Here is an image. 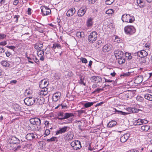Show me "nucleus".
<instances>
[{"label":"nucleus","mask_w":152,"mask_h":152,"mask_svg":"<svg viewBox=\"0 0 152 152\" xmlns=\"http://www.w3.org/2000/svg\"><path fill=\"white\" fill-rule=\"evenodd\" d=\"M70 145L73 149L77 150L81 148V142L78 140H75L72 142Z\"/></svg>","instance_id":"7ed1b4c3"},{"label":"nucleus","mask_w":152,"mask_h":152,"mask_svg":"<svg viewBox=\"0 0 152 152\" xmlns=\"http://www.w3.org/2000/svg\"><path fill=\"white\" fill-rule=\"evenodd\" d=\"M90 80L93 83H96L97 84H99L102 82V79L100 76H93L91 77Z\"/></svg>","instance_id":"0eeeda50"},{"label":"nucleus","mask_w":152,"mask_h":152,"mask_svg":"<svg viewBox=\"0 0 152 152\" xmlns=\"http://www.w3.org/2000/svg\"><path fill=\"white\" fill-rule=\"evenodd\" d=\"M139 109L133 108L132 113H137L139 111Z\"/></svg>","instance_id":"052dcab7"},{"label":"nucleus","mask_w":152,"mask_h":152,"mask_svg":"<svg viewBox=\"0 0 152 152\" xmlns=\"http://www.w3.org/2000/svg\"><path fill=\"white\" fill-rule=\"evenodd\" d=\"M86 11V7H81L78 11L77 15L79 17H82L85 14Z\"/></svg>","instance_id":"f8f14e48"},{"label":"nucleus","mask_w":152,"mask_h":152,"mask_svg":"<svg viewBox=\"0 0 152 152\" xmlns=\"http://www.w3.org/2000/svg\"><path fill=\"white\" fill-rule=\"evenodd\" d=\"M148 54L147 52L144 50L139 51L137 52V55L141 58H144Z\"/></svg>","instance_id":"a211bd4d"},{"label":"nucleus","mask_w":152,"mask_h":152,"mask_svg":"<svg viewBox=\"0 0 152 152\" xmlns=\"http://www.w3.org/2000/svg\"><path fill=\"white\" fill-rule=\"evenodd\" d=\"M150 126H149L144 125L142 126L141 127V129L145 132H147L150 129Z\"/></svg>","instance_id":"393cba45"},{"label":"nucleus","mask_w":152,"mask_h":152,"mask_svg":"<svg viewBox=\"0 0 152 152\" xmlns=\"http://www.w3.org/2000/svg\"><path fill=\"white\" fill-rule=\"evenodd\" d=\"M122 20L123 22L132 23L134 20V17L129 14H125L122 16Z\"/></svg>","instance_id":"f257e3e1"},{"label":"nucleus","mask_w":152,"mask_h":152,"mask_svg":"<svg viewBox=\"0 0 152 152\" xmlns=\"http://www.w3.org/2000/svg\"><path fill=\"white\" fill-rule=\"evenodd\" d=\"M143 0H137V4H140L143 3Z\"/></svg>","instance_id":"774afa93"},{"label":"nucleus","mask_w":152,"mask_h":152,"mask_svg":"<svg viewBox=\"0 0 152 152\" xmlns=\"http://www.w3.org/2000/svg\"><path fill=\"white\" fill-rule=\"evenodd\" d=\"M9 141L10 143L18 144L20 143V140L14 136H12L9 138Z\"/></svg>","instance_id":"9b49d317"},{"label":"nucleus","mask_w":152,"mask_h":152,"mask_svg":"<svg viewBox=\"0 0 152 152\" xmlns=\"http://www.w3.org/2000/svg\"><path fill=\"white\" fill-rule=\"evenodd\" d=\"M103 40L102 39L98 41L96 44V47L97 48L100 47L101 45L103 44Z\"/></svg>","instance_id":"c85d7f7f"},{"label":"nucleus","mask_w":152,"mask_h":152,"mask_svg":"<svg viewBox=\"0 0 152 152\" xmlns=\"http://www.w3.org/2000/svg\"><path fill=\"white\" fill-rule=\"evenodd\" d=\"M64 118L67 119L73 116H74V115L73 113H65L64 114Z\"/></svg>","instance_id":"58836bf2"},{"label":"nucleus","mask_w":152,"mask_h":152,"mask_svg":"<svg viewBox=\"0 0 152 152\" xmlns=\"http://www.w3.org/2000/svg\"><path fill=\"white\" fill-rule=\"evenodd\" d=\"M27 58L28 59V61L29 63H30L31 64L34 63V62L33 61H31V60H33V58H30V57H27Z\"/></svg>","instance_id":"13d9d810"},{"label":"nucleus","mask_w":152,"mask_h":152,"mask_svg":"<svg viewBox=\"0 0 152 152\" xmlns=\"http://www.w3.org/2000/svg\"><path fill=\"white\" fill-rule=\"evenodd\" d=\"M136 99L137 101L140 102H142L144 100L143 98L140 96H137Z\"/></svg>","instance_id":"79ce46f5"},{"label":"nucleus","mask_w":152,"mask_h":152,"mask_svg":"<svg viewBox=\"0 0 152 152\" xmlns=\"http://www.w3.org/2000/svg\"><path fill=\"white\" fill-rule=\"evenodd\" d=\"M76 36L79 38H81L84 37V34L83 31H78L77 32Z\"/></svg>","instance_id":"2f4dec72"},{"label":"nucleus","mask_w":152,"mask_h":152,"mask_svg":"<svg viewBox=\"0 0 152 152\" xmlns=\"http://www.w3.org/2000/svg\"><path fill=\"white\" fill-rule=\"evenodd\" d=\"M133 108L129 107L127 109V110L129 112L132 113Z\"/></svg>","instance_id":"e2e57ef3"},{"label":"nucleus","mask_w":152,"mask_h":152,"mask_svg":"<svg viewBox=\"0 0 152 152\" xmlns=\"http://www.w3.org/2000/svg\"><path fill=\"white\" fill-rule=\"evenodd\" d=\"M127 152H139V151L137 150L134 149L129 151Z\"/></svg>","instance_id":"0e129e2a"},{"label":"nucleus","mask_w":152,"mask_h":152,"mask_svg":"<svg viewBox=\"0 0 152 152\" xmlns=\"http://www.w3.org/2000/svg\"><path fill=\"white\" fill-rule=\"evenodd\" d=\"M69 127L67 126H64L63 127L60 128L56 132V135H58L60 134H62L63 133H64L66 132L67 130V129L69 128Z\"/></svg>","instance_id":"9d476101"},{"label":"nucleus","mask_w":152,"mask_h":152,"mask_svg":"<svg viewBox=\"0 0 152 152\" xmlns=\"http://www.w3.org/2000/svg\"><path fill=\"white\" fill-rule=\"evenodd\" d=\"M74 136V134L70 132H68L65 136L64 139L66 140H72Z\"/></svg>","instance_id":"2eb2a0df"},{"label":"nucleus","mask_w":152,"mask_h":152,"mask_svg":"<svg viewBox=\"0 0 152 152\" xmlns=\"http://www.w3.org/2000/svg\"><path fill=\"white\" fill-rule=\"evenodd\" d=\"M130 136L129 133L125 134L123 135L121 137L120 141L121 142H125L128 139Z\"/></svg>","instance_id":"dca6fc26"},{"label":"nucleus","mask_w":152,"mask_h":152,"mask_svg":"<svg viewBox=\"0 0 152 152\" xmlns=\"http://www.w3.org/2000/svg\"><path fill=\"white\" fill-rule=\"evenodd\" d=\"M61 93L59 92H57L55 93L53 96V100L55 102L57 101L60 98Z\"/></svg>","instance_id":"aec40b11"},{"label":"nucleus","mask_w":152,"mask_h":152,"mask_svg":"<svg viewBox=\"0 0 152 152\" xmlns=\"http://www.w3.org/2000/svg\"><path fill=\"white\" fill-rule=\"evenodd\" d=\"M52 48L53 49V50L54 51L55 49L56 48L61 49V46L60 44L56 43L53 44V47Z\"/></svg>","instance_id":"cd10ccee"},{"label":"nucleus","mask_w":152,"mask_h":152,"mask_svg":"<svg viewBox=\"0 0 152 152\" xmlns=\"http://www.w3.org/2000/svg\"><path fill=\"white\" fill-rule=\"evenodd\" d=\"M1 64L3 66L5 67H8L10 66L9 63L6 61H2L1 62Z\"/></svg>","instance_id":"4c0bfd02"},{"label":"nucleus","mask_w":152,"mask_h":152,"mask_svg":"<svg viewBox=\"0 0 152 152\" xmlns=\"http://www.w3.org/2000/svg\"><path fill=\"white\" fill-rule=\"evenodd\" d=\"M138 4V5L139 6V7L140 8H143L145 6V4L144 3H141V4Z\"/></svg>","instance_id":"864d4df0"},{"label":"nucleus","mask_w":152,"mask_h":152,"mask_svg":"<svg viewBox=\"0 0 152 152\" xmlns=\"http://www.w3.org/2000/svg\"><path fill=\"white\" fill-rule=\"evenodd\" d=\"M98 34L96 32L94 31L91 32L88 36V40L90 43H94L97 39Z\"/></svg>","instance_id":"f03ea898"},{"label":"nucleus","mask_w":152,"mask_h":152,"mask_svg":"<svg viewBox=\"0 0 152 152\" xmlns=\"http://www.w3.org/2000/svg\"><path fill=\"white\" fill-rule=\"evenodd\" d=\"M7 44V42L5 41H4L0 42V45L2 46H5Z\"/></svg>","instance_id":"603ef678"},{"label":"nucleus","mask_w":152,"mask_h":152,"mask_svg":"<svg viewBox=\"0 0 152 152\" xmlns=\"http://www.w3.org/2000/svg\"><path fill=\"white\" fill-rule=\"evenodd\" d=\"M124 30L127 34L131 35L135 32V29L134 27L132 26H128L125 27Z\"/></svg>","instance_id":"20e7f679"},{"label":"nucleus","mask_w":152,"mask_h":152,"mask_svg":"<svg viewBox=\"0 0 152 152\" xmlns=\"http://www.w3.org/2000/svg\"><path fill=\"white\" fill-rule=\"evenodd\" d=\"M145 99L148 100L152 101V95L150 94H147L144 95Z\"/></svg>","instance_id":"7c9ffc66"},{"label":"nucleus","mask_w":152,"mask_h":152,"mask_svg":"<svg viewBox=\"0 0 152 152\" xmlns=\"http://www.w3.org/2000/svg\"><path fill=\"white\" fill-rule=\"evenodd\" d=\"M130 72H128L124 73L123 75H121V76H128L130 75Z\"/></svg>","instance_id":"4d7b16f0"},{"label":"nucleus","mask_w":152,"mask_h":152,"mask_svg":"<svg viewBox=\"0 0 152 152\" xmlns=\"http://www.w3.org/2000/svg\"><path fill=\"white\" fill-rule=\"evenodd\" d=\"M35 99V102L38 106L42 105L45 102V99L43 97H38Z\"/></svg>","instance_id":"ddd939ff"},{"label":"nucleus","mask_w":152,"mask_h":152,"mask_svg":"<svg viewBox=\"0 0 152 152\" xmlns=\"http://www.w3.org/2000/svg\"><path fill=\"white\" fill-rule=\"evenodd\" d=\"M7 35L4 34L0 33V40H2L5 39Z\"/></svg>","instance_id":"a19ab883"},{"label":"nucleus","mask_w":152,"mask_h":152,"mask_svg":"<svg viewBox=\"0 0 152 152\" xmlns=\"http://www.w3.org/2000/svg\"><path fill=\"white\" fill-rule=\"evenodd\" d=\"M114 53L116 58H120L124 57V53L122 51L119 50H115Z\"/></svg>","instance_id":"6e6552de"},{"label":"nucleus","mask_w":152,"mask_h":152,"mask_svg":"<svg viewBox=\"0 0 152 152\" xmlns=\"http://www.w3.org/2000/svg\"><path fill=\"white\" fill-rule=\"evenodd\" d=\"M64 114L65 113L63 112H60L58 113V115L59 117L61 116V117H64Z\"/></svg>","instance_id":"8fccbe9b"},{"label":"nucleus","mask_w":152,"mask_h":152,"mask_svg":"<svg viewBox=\"0 0 152 152\" xmlns=\"http://www.w3.org/2000/svg\"><path fill=\"white\" fill-rule=\"evenodd\" d=\"M17 82V81L15 80H12L10 81V84H15Z\"/></svg>","instance_id":"338daca9"},{"label":"nucleus","mask_w":152,"mask_h":152,"mask_svg":"<svg viewBox=\"0 0 152 152\" xmlns=\"http://www.w3.org/2000/svg\"><path fill=\"white\" fill-rule=\"evenodd\" d=\"M93 20V18H89L86 22V25L88 27L91 26L93 24L92 20Z\"/></svg>","instance_id":"a878e982"},{"label":"nucleus","mask_w":152,"mask_h":152,"mask_svg":"<svg viewBox=\"0 0 152 152\" xmlns=\"http://www.w3.org/2000/svg\"><path fill=\"white\" fill-rule=\"evenodd\" d=\"M48 142L56 141L57 142L58 141V138L56 137H53L50 139H48L46 140Z\"/></svg>","instance_id":"c9c22d12"},{"label":"nucleus","mask_w":152,"mask_h":152,"mask_svg":"<svg viewBox=\"0 0 152 152\" xmlns=\"http://www.w3.org/2000/svg\"><path fill=\"white\" fill-rule=\"evenodd\" d=\"M30 123L32 124L36 125L38 126H40L41 124V121L38 118H34L30 119Z\"/></svg>","instance_id":"423d86ee"},{"label":"nucleus","mask_w":152,"mask_h":152,"mask_svg":"<svg viewBox=\"0 0 152 152\" xmlns=\"http://www.w3.org/2000/svg\"><path fill=\"white\" fill-rule=\"evenodd\" d=\"M50 133V131L49 129H46L45 131V136H47Z\"/></svg>","instance_id":"49530a36"},{"label":"nucleus","mask_w":152,"mask_h":152,"mask_svg":"<svg viewBox=\"0 0 152 152\" xmlns=\"http://www.w3.org/2000/svg\"><path fill=\"white\" fill-rule=\"evenodd\" d=\"M36 101L35 99L32 97H27L24 100L25 104L27 105L30 106L33 105Z\"/></svg>","instance_id":"39448f33"},{"label":"nucleus","mask_w":152,"mask_h":152,"mask_svg":"<svg viewBox=\"0 0 152 152\" xmlns=\"http://www.w3.org/2000/svg\"><path fill=\"white\" fill-rule=\"evenodd\" d=\"M112 48V45L111 44H108L103 46L102 51L104 52H107L110 51Z\"/></svg>","instance_id":"4468645a"},{"label":"nucleus","mask_w":152,"mask_h":152,"mask_svg":"<svg viewBox=\"0 0 152 152\" xmlns=\"http://www.w3.org/2000/svg\"><path fill=\"white\" fill-rule=\"evenodd\" d=\"M97 0H89V2L90 4H94Z\"/></svg>","instance_id":"69168bd1"},{"label":"nucleus","mask_w":152,"mask_h":152,"mask_svg":"<svg viewBox=\"0 0 152 152\" xmlns=\"http://www.w3.org/2000/svg\"><path fill=\"white\" fill-rule=\"evenodd\" d=\"M37 54L38 56L40 58L39 60L42 61H43L44 59V57L43 56L44 54L43 50H39L37 51Z\"/></svg>","instance_id":"f3484780"},{"label":"nucleus","mask_w":152,"mask_h":152,"mask_svg":"<svg viewBox=\"0 0 152 152\" xmlns=\"http://www.w3.org/2000/svg\"><path fill=\"white\" fill-rule=\"evenodd\" d=\"M19 3L18 0H15L13 2V4L15 5H16Z\"/></svg>","instance_id":"680f3d73"},{"label":"nucleus","mask_w":152,"mask_h":152,"mask_svg":"<svg viewBox=\"0 0 152 152\" xmlns=\"http://www.w3.org/2000/svg\"><path fill=\"white\" fill-rule=\"evenodd\" d=\"M37 44L38 45L39 48V50H41V49L43 48V44L42 43H39Z\"/></svg>","instance_id":"09e8293b"},{"label":"nucleus","mask_w":152,"mask_h":152,"mask_svg":"<svg viewBox=\"0 0 152 152\" xmlns=\"http://www.w3.org/2000/svg\"><path fill=\"white\" fill-rule=\"evenodd\" d=\"M5 51V50L3 48L0 47V53H3Z\"/></svg>","instance_id":"bf43d9fd"},{"label":"nucleus","mask_w":152,"mask_h":152,"mask_svg":"<svg viewBox=\"0 0 152 152\" xmlns=\"http://www.w3.org/2000/svg\"><path fill=\"white\" fill-rule=\"evenodd\" d=\"M75 12V10L74 8H72L69 10L66 13L67 16L69 17L72 16Z\"/></svg>","instance_id":"4be33fe9"},{"label":"nucleus","mask_w":152,"mask_h":152,"mask_svg":"<svg viewBox=\"0 0 152 152\" xmlns=\"http://www.w3.org/2000/svg\"><path fill=\"white\" fill-rule=\"evenodd\" d=\"M100 87V86L99 84H97L96 83V84H94L92 86V88H95L97 87Z\"/></svg>","instance_id":"3c124183"},{"label":"nucleus","mask_w":152,"mask_h":152,"mask_svg":"<svg viewBox=\"0 0 152 152\" xmlns=\"http://www.w3.org/2000/svg\"><path fill=\"white\" fill-rule=\"evenodd\" d=\"M142 119H138L134 121V124L135 125H140L142 124Z\"/></svg>","instance_id":"c756f323"},{"label":"nucleus","mask_w":152,"mask_h":152,"mask_svg":"<svg viewBox=\"0 0 152 152\" xmlns=\"http://www.w3.org/2000/svg\"><path fill=\"white\" fill-rule=\"evenodd\" d=\"M49 84L47 81L42 80L40 81L39 83V87L40 88H44L46 87Z\"/></svg>","instance_id":"6ab92c4d"},{"label":"nucleus","mask_w":152,"mask_h":152,"mask_svg":"<svg viewBox=\"0 0 152 152\" xmlns=\"http://www.w3.org/2000/svg\"><path fill=\"white\" fill-rule=\"evenodd\" d=\"M78 113V115L80 116L81 114L84 112V110H79L77 111Z\"/></svg>","instance_id":"de8ad7c7"},{"label":"nucleus","mask_w":152,"mask_h":152,"mask_svg":"<svg viewBox=\"0 0 152 152\" xmlns=\"http://www.w3.org/2000/svg\"><path fill=\"white\" fill-rule=\"evenodd\" d=\"M20 16L19 15H15L14 16V19L15 22L17 23L18 22V19Z\"/></svg>","instance_id":"c03bdc74"},{"label":"nucleus","mask_w":152,"mask_h":152,"mask_svg":"<svg viewBox=\"0 0 152 152\" xmlns=\"http://www.w3.org/2000/svg\"><path fill=\"white\" fill-rule=\"evenodd\" d=\"M79 83L80 84H83L84 86H85L86 85V83L84 82L83 80L81 78H80L79 80Z\"/></svg>","instance_id":"5fc2aeb1"},{"label":"nucleus","mask_w":152,"mask_h":152,"mask_svg":"<svg viewBox=\"0 0 152 152\" xmlns=\"http://www.w3.org/2000/svg\"><path fill=\"white\" fill-rule=\"evenodd\" d=\"M114 109L115 110V112H116L117 113L121 114V115H128L130 113H126L121 111L115 109Z\"/></svg>","instance_id":"72a5a7b5"},{"label":"nucleus","mask_w":152,"mask_h":152,"mask_svg":"<svg viewBox=\"0 0 152 152\" xmlns=\"http://www.w3.org/2000/svg\"><path fill=\"white\" fill-rule=\"evenodd\" d=\"M104 90V88H97L92 92V94H95L99 93L101 91Z\"/></svg>","instance_id":"f704fd0d"},{"label":"nucleus","mask_w":152,"mask_h":152,"mask_svg":"<svg viewBox=\"0 0 152 152\" xmlns=\"http://www.w3.org/2000/svg\"><path fill=\"white\" fill-rule=\"evenodd\" d=\"M46 51L45 52L46 56L47 58H49L51 56V52L50 51V47L48 46L45 50Z\"/></svg>","instance_id":"b1692460"},{"label":"nucleus","mask_w":152,"mask_h":152,"mask_svg":"<svg viewBox=\"0 0 152 152\" xmlns=\"http://www.w3.org/2000/svg\"><path fill=\"white\" fill-rule=\"evenodd\" d=\"M117 124V122L115 121H110L107 124V126L109 127H112L116 125Z\"/></svg>","instance_id":"bb28decb"},{"label":"nucleus","mask_w":152,"mask_h":152,"mask_svg":"<svg viewBox=\"0 0 152 152\" xmlns=\"http://www.w3.org/2000/svg\"><path fill=\"white\" fill-rule=\"evenodd\" d=\"M41 11L44 15H46L51 13L50 10L47 7H44L41 8Z\"/></svg>","instance_id":"1a4fd4ad"},{"label":"nucleus","mask_w":152,"mask_h":152,"mask_svg":"<svg viewBox=\"0 0 152 152\" xmlns=\"http://www.w3.org/2000/svg\"><path fill=\"white\" fill-rule=\"evenodd\" d=\"M93 102H88L84 104V106L85 108H87L90 107L93 104Z\"/></svg>","instance_id":"e433bc0d"},{"label":"nucleus","mask_w":152,"mask_h":152,"mask_svg":"<svg viewBox=\"0 0 152 152\" xmlns=\"http://www.w3.org/2000/svg\"><path fill=\"white\" fill-rule=\"evenodd\" d=\"M80 59L83 63L86 64L88 62L87 59L85 58L81 57Z\"/></svg>","instance_id":"a18cd8bd"},{"label":"nucleus","mask_w":152,"mask_h":152,"mask_svg":"<svg viewBox=\"0 0 152 152\" xmlns=\"http://www.w3.org/2000/svg\"><path fill=\"white\" fill-rule=\"evenodd\" d=\"M7 48H8L9 49L12 50H14L15 49V47L14 46H6Z\"/></svg>","instance_id":"6e6d98bb"},{"label":"nucleus","mask_w":152,"mask_h":152,"mask_svg":"<svg viewBox=\"0 0 152 152\" xmlns=\"http://www.w3.org/2000/svg\"><path fill=\"white\" fill-rule=\"evenodd\" d=\"M34 134L33 133L28 134L26 136V139L29 140H31L35 138Z\"/></svg>","instance_id":"5701e85b"},{"label":"nucleus","mask_w":152,"mask_h":152,"mask_svg":"<svg viewBox=\"0 0 152 152\" xmlns=\"http://www.w3.org/2000/svg\"><path fill=\"white\" fill-rule=\"evenodd\" d=\"M117 59H118V62L120 64H123L125 63V60L124 57H122V58Z\"/></svg>","instance_id":"473e14b6"},{"label":"nucleus","mask_w":152,"mask_h":152,"mask_svg":"<svg viewBox=\"0 0 152 152\" xmlns=\"http://www.w3.org/2000/svg\"><path fill=\"white\" fill-rule=\"evenodd\" d=\"M41 88V90L39 92V94L41 95H46L48 93V88L46 87Z\"/></svg>","instance_id":"412c9836"},{"label":"nucleus","mask_w":152,"mask_h":152,"mask_svg":"<svg viewBox=\"0 0 152 152\" xmlns=\"http://www.w3.org/2000/svg\"><path fill=\"white\" fill-rule=\"evenodd\" d=\"M114 12V10H113L112 9H110L107 10V11H106V13L109 15V14H113Z\"/></svg>","instance_id":"ea45409f"},{"label":"nucleus","mask_w":152,"mask_h":152,"mask_svg":"<svg viewBox=\"0 0 152 152\" xmlns=\"http://www.w3.org/2000/svg\"><path fill=\"white\" fill-rule=\"evenodd\" d=\"M114 0H106L105 3L107 5H111L114 1Z\"/></svg>","instance_id":"37998d69"}]
</instances>
